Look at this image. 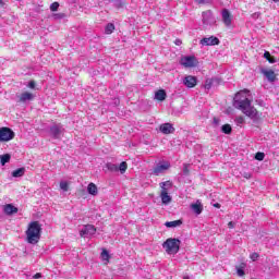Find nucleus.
<instances>
[{
    "label": "nucleus",
    "instance_id": "nucleus-1",
    "mask_svg": "<svg viewBox=\"0 0 279 279\" xmlns=\"http://www.w3.org/2000/svg\"><path fill=\"white\" fill-rule=\"evenodd\" d=\"M233 106L255 123L263 119V112H259L256 108L252 107V99H250V90L247 89L240 90L235 94Z\"/></svg>",
    "mask_w": 279,
    "mask_h": 279
},
{
    "label": "nucleus",
    "instance_id": "nucleus-2",
    "mask_svg": "<svg viewBox=\"0 0 279 279\" xmlns=\"http://www.w3.org/2000/svg\"><path fill=\"white\" fill-rule=\"evenodd\" d=\"M25 234L26 241L31 245H36L40 241V235L43 234V225H40L39 221L29 222Z\"/></svg>",
    "mask_w": 279,
    "mask_h": 279
},
{
    "label": "nucleus",
    "instance_id": "nucleus-3",
    "mask_svg": "<svg viewBox=\"0 0 279 279\" xmlns=\"http://www.w3.org/2000/svg\"><path fill=\"white\" fill-rule=\"evenodd\" d=\"M181 243L180 239L170 238L162 243V247L166 250L167 254H178Z\"/></svg>",
    "mask_w": 279,
    "mask_h": 279
},
{
    "label": "nucleus",
    "instance_id": "nucleus-4",
    "mask_svg": "<svg viewBox=\"0 0 279 279\" xmlns=\"http://www.w3.org/2000/svg\"><path fill=\"white\" fill-rule=\"evenodd\" d=\"M159 186L161 189L160 198L162 204H171V196L169 195V189L173 186V183L171 181H165L159 183Z\"/></svg>",
    "mask_w": 279,
    "mask_h": 279
},
{
    "label": "nucleus",
    "instance_id": "nucleus-5",
    "mask_svg": "<svg viewBox=\"0 0 279 279\" xmlns=\"http://www.w3.org/2000/svg\"><path fill=\"white\" fill-rule=\"evenodd\" d=\"M14 136H16V134L14 131H12V129L8 126L0 128V143H8L13 141Z\"/></svg>",
    "mask_w": 279,
    "mask_h": 279
},
{
    "label": "nucleus",
    "instance_id": "nucleus-6",
    "mask_svg": "<svg viewBox=\"0 0 279 279\" xmlns=\"http://www.w3.org/2000/svg\"><path fill=\"white\" fill-rule=\"evenodd\" d=\"M169 169H171V162L162 161L153 169V174L162 175V173H165V171H169Z\"/></svg>",
    "mask_w": 279,
    "mask_h": 279
},
{
    "label": "nucleus",
    "instance_id": "nucleus-7",
    "mask_svg": "<svg viewBox=\"0 0 279 279\" xmlns=\"http://www.w3.org/2000/svg\"><path fill=\"white\" fill-rule=\"evenodd\" d=\"M181 64L185 69H193V66H197V58L195 56L183 57L181 58Z\"/></svg>",
    "mask_w": 279,
    "mask_h": 279
},
{
    "label": "nucleus",
    "instance_id": "nucleus-8",
    "mask_svg": "<svg viewBox=\"0 0 279 279\" xmlns=\"http://www.w3.org/2000/svg\"><path fill=\"white\" fill-rule=\"evenodd\" d=\"M64 135V129L58 124L50 126V136L60 140Z\"/></svg>",
    "mask_w": 279,
    "mask_h": 279
},
{
    "label": "nucleus",
    "instance_id": "nucleus-9",
    "mask_svg": "<svg viewBox=\"0 0 279 279\" xmlns=\"http://www.w3.org/2000/svg\"><path fill=\"white\" fill-rule=\"evenodd\" d=\"M219 38L215 37V36H210V37H204L203 39H201L199 44L203 47H215L216 45H219Z\"/></svg>",
    "mask_w": 279,
    "mask_h": 279
},
{
    "label": "nucleus",
    "instance_id": "nucleus-10",
    "mask_svg": "<svg viewBox=\"0 0 279 279\" xmlns=\"http://www.w3.org/2000/svg\"><path fill=\"white\" fill-rule=\"evenodd\" d=\"M222 23L226 25V27H230L232 25V13H230V10L223 9L222 12Z\"/></svg>",
    "mask_w": 279,
    "mask_h": 279
},
{
    "label": "nucleus",
    "instance_id": "nucleus-11",
    "mask_svg": "<svg viewBox=\"0 0 279 279\" xmlns=\"http://www.w3.org/2000/svg\"><path fill=\"white\" fill-rule=\"evenodd\" d=\"M183 84L186 86V88H195L197 86V77L187 75L183 78Z\"/></svg>",
    "mask_w": 279,
    "mask_h": 279
},
{
    "label": "nucleus",
    "instance_id": "nucleus-12",
    "mask_svg": "<svg viewBox=\"0 0 279 279\" xmlns=\"http://www.w3.org/2000/svg\"><path fill=\"white\" fill-rule=\"evenodd\" d=\"M19 104H26L27 101H34V94L31 92H23L17 95Z\"/></svg>",
    "mask_w": 279,
    "mask_h": 279
},
{
    "label": "nucleus",
    "instance_id": "nucleus-13",
    "mask_svg": "<svg viewBox=\"0 0 279 279\" xmlns=\"http://www.w3.org/2000/svg\"><path fill=\"white\" fill-rule=\"evenodd\" d=\"M159 131L161 132V134H173V132H175V128H173V124L167 122L163 124H160L159 126Z\"/></svg>",
    "mask_w": 279,
    "mask_h": 279
},
{
    "label": "nucleus",
    "instance_id": "nucleus-14",
    "mask_svg": "<svg viewBox=\"0 0 279 279\" xmlns=\"http://www.w3.org/2000/svg\"><path fill=\"white\" fill-rule=\"evenodd\" d=\"M97 232V229L93 225H86L81 231H80V236L82 239L85 238L86 234H95Z\"/></svg>",
    "mask_w": 279,
    "mask_h": 279
},
{
    "label": "nucleus",
    "instance_id": "nucleus-15",
    "mask_svg": "<svg viewBox=\"0 0 279 279\" xmlns=\"http://www.w3.org/2000/svg\"><path fill=\"white\" fill-rule=\"evenodd\" d=\"M263 75L268 80V82H276L278 80L276 72L274 70H262Z\"/></svg>",
    "mask_w": 279,
    "mask_h": 279
},
{
    "label": "nucleus",
    "instance_id": "nucleus-16",
    "mask_svg": "<svg viewBox=\"0 0 279 279\" xmlns=\"http://www.w3.org/2000/svg\"><path fill=\"white\" fill-rule=\"evenodd\" d=\"M3 210L5 215H16V213H19V208L12 204L4 205Z\"/></svg>",
    "mask_w": 279,
    "mask_h": 279
},
{
    "label": "nucleus",
    "instance_id": "nucleus-17",
    "mask_svg": "<svg viewBox=\"0 0 279 279\" xmlns=\"http://www.w3.org/2000/svg\"><path fill=\"white\" fill-rule=\"evenodd\" d=\"M191 208L195 213V215H202L204 210V205H202V202L197 201L195 204L191 205Z\"/></svg>",
    "mask_w": 279,
    "mask_h": 279
},
{
    "label": "nucleus",
    "instance_id": "nucleus-18",
    "mask_svg": "<svg viewBox=\"0 0 279 279\" xmlns=\"http://www.w3.org/2000/svg\"><path fill=\"white\" fill-rule=\"evenodd\" d=\"M87 193L89 195H93V197L97 196L98 193H99V190L97 189V185L93 182H90L88 185H87Z\"/></svg>",
    "mask_w": 279,
    "mask_h": 279
},
{
    "label": "nucleus",
    "instance_id": "nucleus-19",
    "mask_svg": "<svg viewBox=\"0 0 279 279\" xmlns=\"http://www.w3.org/2000/svg\"><path fill=\"white\" fill-rule=\"evenodd\" d=\"M155 99H157V101H165V99H167V92H165V89H159L155 93Z\"/></svg>",
    "mask_w": 279,
    "mask_h": 279
},
{
    "label": "nucleus",
    "instance_id": "nucleus-20",
    "mask_svg": "<svg viewBox=\"0 0 279 279\" xmlns=\"http://www.w3.org/2000/svg\"><path fill=\"white\" fill-rule=\"evenodd\" d=\"M210 19H213V11H204L203 12V23L204 25H208L210 23Z\"/></svg>",
    "mask_w": 279,
    "mask_h": 279
},
{
    "label": "nucleus",
    "instance_id": "nucleus-21",
    "mask_svg": "<svg viewBox=\"0 0 279 279\" xmlns=\"http://www.w3.org/2000/svg\"><path fill=\"white\" fill-rule=\"evenodd\" d=\"M245 267L246 264L245 263H241L240 266H236V274L240 278H243V276H245Z\"/></svg>",
    "mask_w": 279,
    "mask_h": 279
},
{
    "label": "nucleus",
    "instance_id": "nucleus-22",
    "mask_svg": "<svg viewBox=\"0 0 279 279\" xmlns=\"http://www.w3.org/2000/svg\"><path fill=\"white\" fill-rule=\"evenodd\" d=\"M25 175V168H19L12 172V178H23Z\"/></svg>",
    "mask_w": 279,
    "mask_h": 279
},
{
    "label": "nucleus",
    "instance_id": "nucleus-23",
    "mask_svg": "<svg viewBox=\"0 0 279 279\" xmlns=\"http://www.w3.org/2000/svg\"><path fill=\"white\" fill-rule=\"evenodd\" d=\"M165 226L166 228H179V226H182V220L167 221Z\"/></svg>",
    "mask_w": 279,
    "mask_h": 279
},
{
    "label": "nucleus",
    "instance_id": "nucleus-24",
    "mask_svg": "<svg viewBox=\"0 0 279 279\" xmlns=\"http://www.w3.org/2000/svg\"><path fill=\"white\" fill-rule=\"evenodd\" d=\"M264 58L270 63L276 64V57H272L269 51L264 52Z\"/></svg>",
    "mask_w": 279,
    "mask_h": 279
},
{
    "label": "nucleus",
    "instance_id": "nucleus-25",
    "mask_svg": "<svg viewBox=\"0 0 279 279\" xmlns=\"http://www.w3.org/2000/svg\"><path fill=\"white\" fill-rule=\"evenodd\" d=\"M10 158H12V156H10V154H4L0 157V162H1L2 167H4L7 162H10Z\"/></svg>",
    "mask_w": 279,
    "mask_h": 279
},
{
    "label": "nucleus",
    "instance_id": "nucleus-26",
    "mask_svg": "<svg viewBox=\"0 0 279 279\" xmlns=\"http://www.w3.org/2000/svg\"><path fill=\"white\" fill-rule=\"evenodd\" d=\"M114 29H116L114 24L109 23L105 27V34L110 35V34H112L114 32Z\"/></svg>",
    "mask_w": 279,
    "mask_h": 279
},
{
    "label": "nucleus",
    "instance_id": "nucleus-27",
    "mask_svg": "<svg viewBox=\"0 0 279 279\" xmlns=\"http://www.w3.org/2000/svg\"><path fill=\"white\" fill-rule=\"evenodd\" d=\"M106 167H107L108 171H111V172H117V171H119V166H117V165H114V163H112V162H108V163L106 165Z\"/></svg>",
    "mask_w": 279,
    "mask_h": 279
},
{
    "label": "nucleus",
    "instance_id": "nucleus-28",
    "mask_svg": "<svg viewBox=\"0 0 279 279\" xmlns=\"http://www.w3.org/2000/svg\"><path fill=\"white\" fill-rule=\"evenodd\" d=\"M100 256H101L102 260H106L107 263L110 260V254L108 253V250H106V248H102Z\"/></svg>",
    "mask_w": 279,
    "mask_h": 279
},
{
    "label": "nucleus",
    "instance_id": "nucleus-29",
    "mask_svg": "<svg viewBox=\"0 0 279 279\" xmlns=\"http://www.w3.org/2000/svg\"><path fill=\"white\" fill-rule=\"evenodd\" d=\"M223 134H232V126L230 124H225L221 128Z\"/></svg>",
    "mask_w": 279,
    "mask_h": 279
},
{
    "label": "nucleus",
    "instance_id": "nucleus-30",
    "mask_svg": "<svg viewBox=\"0 0 279 279\" xmlns=\"http://www.w3.org/2000/svg\"><path fill=\"white\" fill-rule=\"evenodd\" d=\"M118 171H120L121 173H125V171H128V162L122 161L118 167Z\"/></svg>",
    "mask_w": 279,
    "mask_h": 279
},
{
    "label": "nucleus",
    "instance_id": "nucleus-31",
    "mask_svg": "<svg viewBox=\"0 0 279 279\" xmlns=\"http://www.w3.org/2000/svg\"><path fill=\"white\" fill-rule=\"evenodd\" d=\"M60 189H61V191H64L66 193V191H69V182L61 181L60 182Z\"/></svg>",
    "mask_w": 279,
    "mask_h": 279
},
{
    "label": "nucleus",
    "instance_id": "nucleus-32",
    "mask_svg": "<svg viewBox=\"0 0 279 279\" xmlns=\"http://www.w3.org/2000/svg\"><path fill=\"white\" fill-rule=\"evenodd\" d=\"M58 8H60V3L59 2H52L50 4V11L51 12H58Z\"/></svg>",
    "mask_w": 279,
    "mask_h": 279
},
{
    "label": "nucleus",
    "instance_id": "nucleus-33",
    "mask_svg": "<svg viewBox=\"0 0 279 279\" xmlns=\"http://www.w3.org/2000/svg\"><path fill=\"white\" fill-rule=\"evenodd\" d=\"M205 88H206L207 90H210V88H213V78H207V80L205 81Z\"/></svg>",
    "mask_w": 279,
    "mask_h": 279
},
{
    "label": "nucleus",
    "instance_id": "nucleus-34",
    "mask_svg": "<svg viewBox=\"0 0 279 279\" xmlns=\"http://www.w3.org/2000/svg\"><path fill=\"white\" fill-rule=\"evenodd\" d=\"M234 122L236 123V125H243V123H245V118H243V116H240L235 118Z\"/></svg>",
    "mask_w": 279,
    "mask_h": 279
},
{
    "label": "nucleus",
    "instance_id": "nucleus-35",
    "mask_svg": "<svg viewBox=\"0 0 279 279\" xmlns=\"http://www.w3.org/2000/svg\"><path fill=\"white\" fill-rule=\"evenodd\" d=\"M255 160H259V161L265 160V153H260V151L256 153Z\"/></svg>",
    "mask_w": 279,
    "mask_h": 279
},
{
    "label": "nucleus",
    "instance_id": "nucleus-36",
    "mask_svg": "<svg viewBox=\"0 0 279 279\" xmlns=\"http://www.w3.org/2000/svg\"><path fill=\"white\" fill-rule=\"evenodd\" d=\"M251 260L256 262L258 258H260V255L258 253H252L250 255Z\"/></svg>",
    "mask_w": 279,
    "mask_h": 279
},
{
    "label": "nucleus",
    "instance_id": "nucleus-37",
    "mask_svg": "<svg viewBox=\"0 0 279 279\" xmlns=\"http://www.w3.org/2000/svg\"><path fill=\"white\" fill-rule=\"evenodd\" d=\"M28 88H31L32 90H34V88H36V81H29V83H28Z\"/></svg>",
    "mask_w": 279,
    "mask_h": 279
},
{
    "label": "nucleus",
    "instance_id": "nucleus-38",
    "mask_svg": "<svg viewBox=\"0 0 279 279\" xmlns=\"http://www.w3.org/2000/svg\"><path fill=\"white\" fill-rule=\"evenodd\" d=\"M243 178H245V180H250L252 178V173L250 172H244L243 173Z\"/></svg>",
    "mask_w": 279,
    "mask_h": 279
},
{
    "label": "nucleus",
    "instance_id": "nucleus-39",
    "mask_svg": "<svg viewBox=\"0 0 279 279\" xmlns=\"http://www.w3.org/2000/svg\"><path fill=\"white\" fill-rule=\"evenodd\" d=\"M33 278H34V279H40V278H43V274L37 272V274L34 275Z\"/></svg>",
    "mask_w": 279,
    "mask_h": 279
},
{
    "label": "nucleus",
    "instance_id": "nucleus-40",
    "mask_svg": "<svg viewBox=\"0 0 279 279\" xmlns=\"http://www.w3.org/2000/svg\"><path fill=\"white\" fill-rule=\"evenodd\" d=\"M228 228H230V229L232 230V228H234V222L229 221V222H228Z\"/></svg>",
    "mask_w": 279,
    "mask_h": 279
},
{
    "label": "nucleus",
    "instance_id": "nucleus-41",
    "mask_svg": "<svg viewBox=\"0 0 279 279\" xmlns=\"http://www.w3.org/2000/svg\"><path fill=\"white\" fill-rule=\"evenodd\" d=\"M183 173L189 174V168H186V165H184Z\"/></svg>",
    "mask_w": 279,
    "mask_h": 279
},
{
    "label": "nucleus",
    "instance_id": "nucleus-42",
    "mask_svg": "<svg viewBox=\"0 0 279 279\" xmlns=\"http://www.w3.org/2000/svg\"><path fill=\"white\" fill-rule=\"evenodd\" d=\"M197 3L202 4V3H206L208 0H196Z\"/></svg>",
    "mask_w": 279,
    "mask_h": 279
},
{
    "label": "nucleus",
    "instance_id": "nucleus-43",
    "mask_svg": "<svg viewBox=\"0 0 279 279\" xmlns=\"http://www.w3.org/2000/svg\"><path fill=\"white\" fill-rule=\"evenodd\" d=\"M5 7V2H3V0H0V8H4Z\"/></svg>",
    "mask_w": 279,
    "mask_h": 279
},
{
    "label": "nucleus",
    "instance_id": "nucleus-44",
    "mask_svg": "<svg viewBox=\"0 0 279 279\" xmlns=\"http://www.w3.org/2000/svg\"><path fill=\"white\" fill-rule=\"evenodd\" d=\"M214 207H215V208H221V204L216 203V204H214Z\"/></svg>",
    "mask_w": 279,
    "mask_h": 279
},
{
    "label": "nucleus",
    "instance_id": "nucleus-45",
    "mask_svg": "<svg viewBox=\"0 0 279 279\" xmlns=\"http://www.w3.org/2000/svg\"><path fill=\"white\" fill-rule=\"evenodd\" d=\"M183 279H191L189 276H184Z\"/></svg>",
    "mask_w": 279,
    "mask_h": 279
},
{
    "label": "nucleus",
    "instance_id": "nucleus-46",
    "mask_svg": "<svg viewBox=\"0 0 279 279\" xmlns=\"http://www.w3.org/2000/svg\"><path fill=\"white\" fill-rule=\"evenodd\" d=\"M272 1H275V3H278L279 0H272Z\"/></svg>",
    "mask_w": 279,
    "mask_h": 279
}]
</instances>
